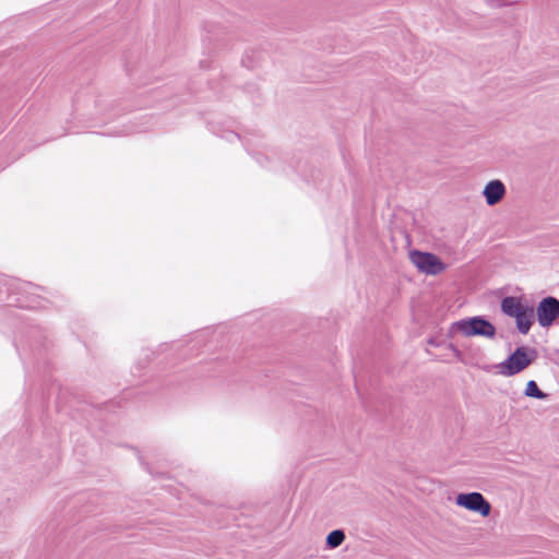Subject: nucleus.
Listing matches in <instances>:
<instances>
[{"mask_svg":"<svg viewBox=\"0 0 559 559\" xmlns=\"http://www.w3.org/2000/svg\"><path fill=\"white\" fill-rule=\"evenodd\" d=\"M501 311L513 318L521 334H527L534 323V307L524 297L508 296L501 300Z\"/></svg>","mask_w":559,"mask_h":559,"instance_id":"f257e3e1","label":"nucleus"},{"mask_svg":"<svg viewBox=\"0 0 559 559\" xmlns=\"http://www.w3.org/2000/svg\"><path fill=\"white\" fill-rule=\"evenodd\" d=\"M450 337H474L480 336L492 340L496 336V328L483 317H471L454 321L448 329Z\"/></svg>","mask_w":559,"mask_h":559,"instance_id":"f03ea898","label":"nucleus"},{"mask_svg":"<svg viewBox=\"0 0 559 559\" xmlns=\"http://www.w3.org/2000/svg\"><path fill=\"white\" fill-rule=\"evenodd\" d=\"M534 358L533 349L519 347L508 359L497 365L498 373L503 377L514 376L528 367Z\"/></svg>","mask_w":559,"mask_h":559,"instance_id":"7ed1b4c3","label":"nucleus"},{"mask_svg":"<svg viewBox=\"0 0 559 559\" xmlns=\"http://www.w3.org/2000/svg\"><path fill=\"white\" fill-rule=\"evenodd\" d=\"M408 257L413 265L423 274L437 276L447 270V264L431 252L412 250Z\"/></svg>","mask_w":559,"mask_h":559,"instance_id":"20e7f679","label":"nucleus"},{"mask_svg":"<svg viewBox=\"0 0 559 559\" xmlns=\"http://www.w3.org/2000/svg\"><path fill=\"white\" fill-rule=\"evenodd\" d=\"M455 504L481 518H487L491 513V504L485 497L477 491L461 492L455 497Z\"/></svg>","mask_w":559,"mask_h":559,"instance_id":"39448f33","label":"nucleus"},{"mask_svg":"<svg viewBox=\"0 0 559 559\" xmlns=\"http://www.w3.org/2000/svg\"><path fill=\"white\" fill-rule=\"evenodd\" d=\"M536 317L542 328L551 326L559 318V300L550 296L543 298L536 307Z\"/></svg>","mask_w":559,"mask_h":559,"instance_id":"423d86ee","label":"nucleus"},{"mask_svg":"<svg viewBox=\"0 0 559 559\" xmlns=\"http://www.w3.org/2000/svg\"><path fill=\"white\" fill-rule=\"evenodd\" d=\"M506 194L507 188L499 179L488 181L483 189V195L488 206H495L500 203Z\"/></svg>","mask_w":559,"mask_h":559,"instance_id":"0eeeda50","label":"nucleus"},{"mask_svg":"<svg viewBox=\"0 0 559 559\" xmlns=\"http://www.w3.org/2000/svg\"><path fill=\"white\" fill-rule=\"evenodd\" d=\"M448 348L452 352L454 358L457 361L462 362L463 365L471 367H479L477 356L473 352H469L468 354L465 355L453 344H449Z\"/></svg>","mask_w":559,"mask_h":559,"instance_id":"6e6552de","label":"nucleus"},{"mask_svg":"<svg viewBox=\"0 0 559 559\" xmlns=\"http://www.w3.org/2000/svg\"><path fill=\"white\" fill-rule=\"evenodd\" d=\"M344 540H345V533L342 530L332 531L326 536V545L330 548H336V547L341 546Z\"/></svg>","mask_w":559,"mask_h":559,"instance_id":"1a4fd4ad","label":"nucleus"},{"mask_svg":"<svg viewBox=\"0 0 559 559\" xmlns=\"http://www.w3.org/2000/svg\"><path fill=\"white\" fill-rule=\"evenodd\" d=\"M524 393L526 396L535 397L538 400H544L546 397V394L538 389L536 382L533 380L527 382Z\"/></svg>","mask_w":559,"mask_h":559,"instance_id":"9d476101","label":"nucleus"}]
</instances>
